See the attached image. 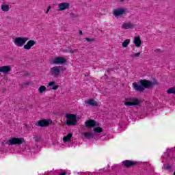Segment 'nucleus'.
Returning a JSON list of instances; mask_svg holds the SVG:
<instances>
[{
  "label": "nucleus",
  "instance_id": "nucleus-1",
  "mask_svg": "<svg viewBox=\"0 0 175 175\" xmlns=\"http://www.w3.org/2000/svg\"><path fill=\"white\" fill-rule=\"evenodd\" d=\"M85 126L89 129H93L91 131L82 133L86 139H96L103 132V129L98 126V122L94 120H86L85 122Z\"/></svg>",
  "mask_w": 175,
  "mask_h": 175
},
{
  "label": "nucleus",
  "instance_id": "nucleus-2",
  "mask_svg": "<svg viewBox=\"0 0 175 175\" xmlns=\"http://www.w3.org/2000/svg\"><path fill=\"white\" fill-rule=\"evenodd\" d=\"M139 83V84H137V83H133V87L136 91H144L146 88H152L154 85H157L158 83L155 79H153L152 81L141 80Z\"/></svg>",
  "mask_w": 175,
  "mask_h": 175
},
{
  "label": "nucleus",
  "instance_id": "nucleus-3",
  "mask_svg": "<svg viewBox=\"0 0 175 175\" xmlns=\"http://www.w3.org/2000/svg\"><path fill=\"white\" fill-rule=\"evenodd\" d=\"M142 103V100L135 97H128L124 100L125 106H139Z\"/></svg>",
  "mask_w": 175,
  "mask_h": 175
},
{
  "label": "nucleus",
  "instance_id": "nucleus-4",
  "mask_svg": "<svg viewBox=\"0 0 175 175\" xmlns=\"http://www.w3.org/2000/svg\"><path fill=\"white\" fill-rule=\"evenodd\" d=\"M29 40V38L28 37H16L13 42L14 44L16 46V47H24L25 43H27V41Z\"/></svg>",
  "mask_w": 175,
  "mask_h": 175
},
{
  "label": "nucleus",
  "instance_id": "nucleus-5",
  "mask_svg": "<svg viewBox=\"0 0 175 175\" xmlns=\"http://www.w3.org/2000/svg\"><path fill=\"white\" fill-rule=\"evenodd\" d=\"M112 14L116 18H121L124 14H126V8H118L112 11Z\"/></svg>",
  "mask_w": 175,
  "mask_h": 175
},
{
  "label": "nucleus",
  "instance_id": "nucleus-6",
  "mask_svg": "<svg viewBox=\"0 0 175 175\" xmlns=\"http://www.w3.org/2000/svg\"><path fill=\"white\" fill-rule=\"evenodd\" d=\"M66 118L67 125H76L77 123V118L75 114H66Z\"/></svg>",
  "mask_w": 175,
  "mask_h": 175
},
{
  "label": "nucleus",
  "instance_id": "nucleus-7",
  "mask_svg": "<svg viewBox=\"0 0 175 175\" xmlns=\"http://www.w3.org/2000/svg\"><path fill=\"white\" fill-rule=\"evenodd\" d=\"M52 65H64L66 64V59L64 57H55L51 59Z\"/></svg>",
  "mask_w": 175,
  "mask_h": 175
},
{
  "label": "nucleus",
  "instance_id": "nucleus-8",
  "mask_svg": "<svg viewBox=\"0 0 175 175\" xmlns=\"http://www.w3.org/2000/svg\"><path fill=\"white\" fill-rule=\"evenodd\" d=\"M24 143V138H10L6 142V144L8 146H13L16 144H23Z\"/></svg>",
  "mask_w": 175,
  "mask_h": 175
},
{
  "label": "nucleus",
  "instance_id": "nucleus-9",
  "mask_svg": "<svg viewBox=\"0 0 175 175\" xmlns=\"http://www.w3.org/2000/svg\"><path fill=\"white\" fill-rule=\"evenodd\" d=\"M50 73L53 77H58L61 75V69L59 66H55L51 68Z\"/></svg>",
  "mask_w": 175,
  "mask_h": 175
},
{
  "label": "nucleus",
  "instance_id": "nucleus-10",
  "mask_svg": "<svg viewBox=\"0 0 175 175\" xmlns=\"http://www.w3.org/2000/svg\"><path fill=\"white\" fill-rule=\"evenodd\" d=\"M70 8V3L68 2H62L58 4L59 12H64V10H68Z\"/></svg>",
  "mask_w": 175,
  "mask_h": 175
},
{
  "label": "nucleus",
  "instance_id": "nucleus-11",
  "mask_svg": "<svg viewBox=\"0 0 175 175\" xmlns=\"http://www.w3.org/2000/svg\"><path fill=\"white\" fill-rule=\"evenodd\" d=\"M53 121L51 119H44V120H39L37 123V124L39 126H49V125H50V124H52Z\"/></svg>",
  "mask_w": 175,
  "mask_h": 175
},
{
  "label": "nucleus",
  "instance_id": "nucleus-12",
  "mask_svg": "<svg viewBox=\"0 0 175 175\" xmlns=\"http://www.w3.org/2000/svg\"><path fill=\"white\" fill-rule=\"evenodd\" d=\"M27 42L23 46L25 50H31L32 47L36 44V42L33 40H27Z\"/></svg>",
  "mask_w": 175,
  "mask_h": 175
},
{
  "label": "nucleus",
  "instance_id": "nucleus-13",
  "mask_svg": "<svg viewBox=\"0 0 175 175\" xmlns=\"http://www.w3.org/2000/svg\"><path fill=\"white\" fill-rule=\"evenodd\" d=\"M85 105L86 106H92V107H96L99 105L98 101L92 98H89L85 101Z\"/></svg>",
  "mask_w": 175,
  "mask_h": 175
},
{
  "label": "nucleus",
  "instance_id": "nucleus-14",
  "mask_svg": "<svg viewBox=\"0 0 175 175\" xmlns=\"http://www.w3.org/2000/svg\"><path fill=\"white\" fill-rule=\"evenodd\" d=\"M12 72V66H3L0 67V73H3V75H8Z\"/></svg>",
  "mask_w": 175,
  "mask_h": 175
},
{
  "label": "nucleus",
  "instance_id": "nucleus-15",
  "mask_svg": "<svg viewBox=\"0 0 175 175\" xmlns=\"http://www.w3.org/2000/svg\"><path fill=\"white\" fill-rule=\"evenodd\" d=\"M73 137V133L70 132L63 137V143H70Z\"/></svg>",
  "mask_w": 175,
  "mask_h": 175
},
{
  "label": "nucleus",
  "instance_id": "nucleus-16",
  "mask_svg": "<svg viewBox=\"0 0 175 175\" xmlns=\"http://www.w3.org/2000/svg\"><path fill=\"white\" fill-rule=\"evenodd\" d=\"M1 9L4 13H8L11 9L10 5L6 2H3L1 3Z\"/></svg>",
  "mask_w": 175,
  "mask_h": 175
},
{
  "label": "nucleus",
  "instance_id": "nucleus-17",
  "mask_svg": "<svg viewBox=\"0 0 175 175\" xmlns=\"http://www.w3.org/2000/svg\"><path fill=\"white\" fill-rule=\"evenodd\" d=\"M135 25L131 22L124 23L122 25V29H133Z\"/></svg>",
  "mask_w": 175,
  "mask_h": 175
},
{
  "label": "nucleus",
  "instance_id": "nucleus-18",
  "mask_svg": "<svg viewBox=\"0 0 175 175\" xmlns=\"http://www.w3.org/2000/svg\"><path fill=\"white\" fill-rule=\"evenodd\" d=\"M46 87L47 88H50V87H52V90H53V91H55L56 90H58V84H57V83H55V81H50L49 83H46Z\"/></svg>",
  "mask_w": 175,
  "mask_h": 175
},
{
  "label": "nucleus",
  "instance_id": "nucleus-19",
  "mask_svg": "<svg viewBox=\"0 0 175 175\" xmlns=\"http://www.w3.org/2000/svg\"><path fill=\"white\" fill-rule=\"evenodd\" d=\"M133 43L137 49L142 46V40L140 39V37L135 36L133 38Z\"/></svg>",
  "mask_w": 175,
  "mask_h": 175
},
{
  "label": "nucleus",
  "instance_id": "nucleus-20",
  "mask_svg": "<svg viewBox=\"0 0 175 175\" xmlns=\"http://www.w3.org/2000/svg\"><path fill=\"white\" fill-rule=\"evenodd\" d=\"M122 163L123 166H125L126 167H130V166H133V165H135V162L128 161V160H125V161H122Z\"/></svg>",
  "mask_w": 175,
  "mask_h": 175
},
{
  "label": "nucleus",
  "instance_id": "nucleus-21",
  "mask_svg": "<svg viewBox=\"0 0 175 175\" xmlns=\"http://www.w3.org/2000/svg\"><path fill=\"white\" fill-rule=\"evenodd\" d=\"M131 44V39H126L122 42V47L126 49Z\"/></svg>",
  "mask_w": 175,
  "mask_h": 175
},
{
  "label": "nucleus",
  "instance_id": "nucleus-22",
  "mask_svg": "<svg viewBox=\"0 0 175 175\" xmlns=\"http://www.w3.org/2000/svg\"><path fill=\"white\" fill-rule=\"evenodd\" d=\"M46 90H47V88H46V86L41 85L38 89V94H40L42 95V94H44V92H46Z\"/></svg>",
  "mask_w": 175,
  "mask_h": 175
},
{
  "label": "nucleus",
  "instance_id": "nucleus-23",
  "mask_svg": "<svg viewBox=\"0 0 175 175\" xmlns=\"http://www.w3.org/2000/svg\"><path fill=\"white\" fill-rule=\"evenodd\" d=\"M130 57L131 58H139V57H140V53H133L131 55H130Z\"/></svg>",
  "mask_w": 175,
  "mask_h": 175
},
{
  "label": "nucleus",
  "instance_id": "nucleus-24",
  "mask_svg": "<svg viewBox=\"0 0 175 175\" xmlns=\"http://www.w3.org/2000/svg\"><path fill=\"white\" fill-rule=\"evenodd\" d=\"M167 94H175V87L170 88L167 90Z\"/></svg>",
  "mask_w": 175,
  "mask_h": 175
},
{
  "label": "nucleus",
  "instance_id": "nucleus-25",
  "mask_svg": "<svg viewBox=\"0 0 175 175\" xmlns=\"http://www.w3.org/2000/svg\"><path fill=\"white\" fill-rule=\"evenodd\" d=\"M66 53H70V54H75V53H77V49H71L70 51H66Z\"/></svg>",
  "mask_w": 175,
  "mask_h": 175
},
{
  "label": "nucleus",
  "instance_id": "nucleus-26",
  "mask_svg": "<svg viewBox=\"0 0 175 175\" xmlns=\"http://www.w3.org/2000/svg\"><path fill=\"white\" fill-rule=\"evenodd\" d=\"M50 9H51V6H49L47 10H46V12H45L46 14H49V12H50Z\"/></svg>",
  "mask_w": 175,
  "mask_h": 175
},
{
  "label": "nucleus",
  "instance_id": "nucleus-27",
  "mask_svg": "<svg viewBox=\"0 0 175 175\" xmlns=\"http://www.w3.org/2000/svg\"><path fill=\"white\" fill-rule=\"evenodd\" d=\"M59 175H66V172H62Z\"/></svg>",
  "mask_w": 175,
  "mask_h": 175
},
{
  "label": "nucleus",
  "instance_id": "nucleus-28",
  "mask_svg": "<svg viewBox=\"0 0 175 175\" xmlns=\"http://www.w3.org/2000/svg\"><path fill=\"white\" fill-rule=\"evenodd\" d=\"M86 40H87V42H92V39H90V38H86Z\"/></svg>",
  "mask_w": 175,
  "mask_h": 175
},
{
  "label": "nucleus",
  "instance_id": "nucleus-29",
  "mask_svg": "<svg viewBox=\"0 0 175 175\" xmlns=\"http://www.w3.org/2000/svg\"><path fill=\"white\" fill-rule=\"evenodd\" d=\"M79 34H80V35H83V31H79Z\"/></svg>",
  "mask_w": 175,
  "mask_h": 175
},
{
  "label": "nucleus",
  "instance_id": "nucleus-30",
  "mask_svg": "<svg viewBox=\"0 0 175 175\" xmlns=\"http://www.w3.org/2000/svg\"><path fill=\"white\" fill-rule=\"evenodd\" d=\"M166 169H170V166H169V165H167V167H166Z\"/></svg>",
  "mask_w": 175,
  "mask_h": 175
},
{
  "label": "nucleus",
  "instance_id": "nucleus-31",
  "mask_svg": "<svg viewBox=\"0 0 175 175\" xmlns=\"http://www.w3.org/2000/svg\"><path fill=\"white\" fill-rule=\"evenodd\" d=\"M120 1V2H124V1H126V0H119Z\"/></svg>",
  "mask_w": 175,
  "mask_h": 175
}]
</instances>
